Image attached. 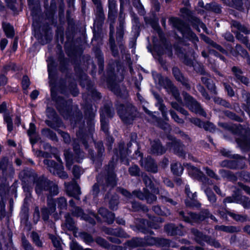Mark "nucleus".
Listing matches in <instances>:
<instances>
[{
  "label": "nucleus",
  "mask_w": 250,
  "mask_h": 250,
  "mask_svg": "<svg viewBox=\"0 0 250 250\" xmlns=\"http://www.w3.org/2000/svg\"><path fill=\"white\" fill-rule=\"evenodd\" d=\"M202 188L206 192L207 196H208V200L211 203H215L216 200V198L214 194L211 191V190L208 188L206 184H204L202 186Z\"/></svg>",
  "instance_id": "25"
},
{
  "label": "nucleus",
  "mask_w": 250,
  "mask_h": 250,
  "mask_svg": "<svg viewBox=\"0 0 250 250\" xmlns=\"http://www.w3.org/2000/svg\"><path fill=\"white\" fill-rule=\"evenodd\" d=\"M73 213L76 216H81L83 219L89 221L92 224L94 222L93 218L96 217V215L94 212H91L90 215L88 216L83 213V210L79 208H75V211Z\"/></svg>",
  "instance_id": "13"
},
{
  "label": "nucleus",
  "mask_w": 250,
  "mask_h": 250,
  "mask_svg": "<svg viewBox=\"0 0 250 250\" xmlns=\"http://www.w3.org/2000/svg\"><path fill=\"white\" fill-rule=\"evenodd\" d=\"M156 197L151 194H149L148 192L147 191V194H146V200L147 202L148 203H152L154 201L156 200Z\"/></svg>",
  "instance_id": "56"
},
{
  "label": "nucleus",
  "mask_w": 250,
  "mask_h": 250,
  "mask_svg": "<svg viewBox=\"0 0 250 250\" xmlns=\"http://www.w3.org/2000/svg\"><path fill=\"white\" fill-rule=\"evenodd\" d=\"M35 130H36V127H35V125L33 124H32V123H30V127H29V129L28 130V135L30 137H31V136L35 134Z\"/></svg>",
  "instance_id": "61"
},
{
  "label": "nucleus",
  "mask_w": 250,
  "mask_h": 250,
  "mask_svg": "<svg viewBox=\"0 0 250 250\" xmlns=\"http://www.w3.org/2000/svg\"><path fill=\"white\" fill-rule=\"evenodd\" d=\"M40 218V210L38 207H36L33 214L34 221L36 223L39 220Z\"/></svg>",
  "instance_id": "50"
},
{
  "label": "nucleus",
  "mask_w": 250,
  "mask_h": 250,
  "mask_svg": "<svg viewBox=\"0 0 250 250\" xmlns=\"http://www.w3.org/2000/svg\"><path fill=\"white\" fill-rule=\"evenodd\" d=\"M171 171L173 173L176 175L181 174L183 171V168L181 165L178 163H175L171 165Z\"/></svg>",
  "instance_id": "27"
},
{
  "label": "nucleus",
  "mask_w": 250,
  "mask_h": 250,
  "mask_svg": "<svg viewBox=\"0 0 250 250\" xmlns=\"http://www.w3.org/2000/svg\"><path fill=\"white\" fill-rule=\"evenodd\" d=\"M31 237L37 246L38 247H41L42 246V242L40 240L39 236L36 232H32Z\"/></svg>",
  "instance_id": "41"
},
{
  "label": "nucleus",
  "mask_w": 250,
  "mask_h": 250,
  "mask_svg": "<svg viewBox=\"0 0 250 250\" xmlns=\"http://www.w3.org/2000/svg\"><path fill=\"white\" fill-rule=\"evenodd\" d=\"M43 163L47 166L48 169L52 174L57 175L62 179L68 177L67 173L63 171V167L62 164L56 165L54 161L47 159L44 160Z\"/></svg>",
  "instance_id": "3"
},
{
  "label": "nucleus",
  "mask_w": 250,
  "mask_h": 250,
  "mask_svg": "<svg viewBox=\"0 0 250 250\" xmlns=\"http://www.w3.org/2000/svg\"><path fill=\"white\" fill-rule=\"evenodd\" d=\"M74 150L75 151V154L78 155V156H75L74 158L73 155L69 150H65L64 152V155L66 160V167L68 168H69L71 166L73 159H75L76 162H79L83 157V152L80 151L78 146H74Z\"/></svg>",
  "instance_id": "6"
},
{
  "label": "nucleus",
  "mask_w": 250,
  "mask_h": 250,
  "mask_svg": "<svg viewBox=\"0 0 250 250\" xmlns=\"http://www.w3.org/2000/svg\"><path fill=\"white\" fill-rule=\"evenodd\" d=\"M215 229L219 231H223L226 232H233L237 231L235 227L233 226H216Z\"/></svg>",
  "instance_id": "26"
},
{
  "label": "nucleus",
  "mask_w": 250,
  "mask_h": 250,
  "mask_svg": "<svg viewBox=\"0 0 250 250\" xmlns=\"http://www.w3.org/2000/svg\"><path fill=\"white\" fill-rule=\"evenodd\" d=\"M65 185L67 194L70 196L74 197L77 200H79V195L81 194V191L77 184L73 182L71 184L65 183Z\"/></svg>",
  "instance_id": "9"
},
{
  "label": "nucleus",
  "mask_w": 250,
  "mask_h": 250,
  "mask_svg": "<svg viewBox=\"0 0 250 250\" xmlns=\"http://www.w3.org/2000/svg\"><path fill=\"white\" fill-rule=\"evenodd\" d=\"M153 210L158 215L167 216L170 214V211L169 210L166 209L165 210H162L161 208L158 206L153 207Z\"/></svg>",
  "instance_id": "34"
},
{
  "label": "nucleus",
  "mask_w": 250,
  "mask_h": 250,
  "mask_svg": "<svg viewBox=\"0 0 250 250\" xmlns=\"http://www.w3.org/2000/svg\"><path fill=\"white\" fill-rule=\"evenodd\" d=\"M5 194L3 188L0 186V217H3L5 216L4 199Z\"/></svg>",
  "instance_id": "22"
},
{
  "label": "nucleus",
  "mask_w": 250,
  "mask_h": 250,
  "mask_svg": "<svg viewBox=\"0 0 250 250\" xmlns=\"http://www.w3.org/2000/svg\"><path fill=\"white\" fill-rule=\"evenodd\" d=\"M232 26L235 28L239 33H243L246 35L250 34V27L249 26L242 25L240 23L236 21H233L232 22Z\"/></svg>",
  "instance_id": "16"
},
{
  "label": "nucleus",
  "mask_w": 250,
  "mask_h": 250,
  "mask_svg": "<svg viewBox=\"0 0 250 250\" xmlns=\"http://www.w3.org/2000/svg\"><path fill=\"white\" fill-rule=\"evenodd\" d=\"M241 178L246 182H250V173L248 172H243L240 175Z\"/></svg>",
  "instance_id": "59"
},
{
  "label": "nucleus",
  "mask_w": 250,
  "mask_h": 250,
  "mask_svg": "<svg viewBox=\"0 0 250 250\" xmlns=\"http://www.w3.org/2000/svg\"><path fill=\"white\" fill-rule=\"evenodd\" d=\"M22 86L24 89H26L29 85L30 82L28 77L24 76L22 80Z\"/></svg>",
  "instance_id": "51"
},
{
  "label": "nucleus",
  "mask_w": 250,
  "mask_h": 250,
  "mask_svg": "<svg viewBox=\"0 0 250 250\" xmlns=\"http://www.w3.org/2000/svg\"><path fill=\"white\" fill-rule=\"evenodd\" d=\"M247 200V197L244 196H239L237 197L232 196L227 197L224 200L223 202L224 203H236L240 204L245 208V207H248L247 204L246 203Z\"/></svg>",
  "instance_id": "12"
},
{
  "label": "nucleus",
  "mask_w": 250,
  "mask_h": 250,
  "mask_svg": "<svg viewBox=\"0 0 250 250\" xmlns=\"http://www.w3.org/2000/svg\"><path fill=\"white\" fill-rule=\"evenodd\" d=\"M183 95L186 104L191 111L203 116H206L205 112L197 101L186 93H184Z\"/></svg>",
  "instance_id": "5"
},
{
  "label": "nucleus",
  "mask_w": 250,
  "mask_h": 250,
  "mask_svg": "<svg viewBox=\"0 0 250 250\" xmlns=\"http://www.w3.org/2000/svg\"><path fill=\"white\" fill-rule=\"evenodd\" d=\"M22 244L25 250H33L30 244L24 238H22Z\"/></svg>",
  "instance_id": "46"
},
{
  "label": "nucleus",
  "mask_w": 250,
  "mask_h": 250,
  "mask_svg": "<svg viewBox=\"0 0 250 250\" xmlns=\"http://www.w3.org/2000/svg\"><path fill=\"white\" fill-rule=\"evenodd\" d=\"M187 167L188 173L191 176L196 177L200 176L201 172L198 168L189 164H187Z\"/></svg>",
  "instance_id": "28"
},
{
  "label": "nucleus",
  "mask_w": 250,
  "mask_h": 250,
  "mask_svg": "<svg viewBox=\"0 0 250 250\" xmlns=\"http://www.w3.org/2000/svg\"><path fill=\"white\" fill-rule=\"evenodd\" d=\"M165 229L167 231V233L170 235L180 234L177 229V228L175 227V226L173 224L167 225L165 227Z\"/></svg>",
  "instance_id": "33"
},
{
  "label": "nucleus",
  "mask_w": 250,
  "mask_h": 250,
  "mask_svg": "<svg viewBox=\"0 0 250 250\" xmlns=\"http://www.w3.org/2000/svg\"><path fill=\"white\" fill-rule=\"evenodd\" d=\"M165 152V149L160 144L159 141L155 140L151 143L150 152L154 154H162Z\"/></svg>",
  "instance_id": "17"
},
{
  "label": "nucleus",
  "mask_w": 250,
  "mask_h": 250,
  "mask_svg": "<svg viewBox=\"0 0 250 250\" xmlns=\"http://www.w3.org/2000/svg\"><path fill=\"white\" fill-rule=\"evenodd\" d=\"M73 174L74 176L78 178L83 173V170L78 166H74L73 168Z\"/></svg>",
  "instance_id": "39"
},
{
  "label": "nucleus",
  "mask_w": 250,
  "mask_h": 250,
  "mask_svg": "<svg viewBox=\"0 0 250 250\" xmlns=\"http://www.w3.org/2000/svg\"><path fill=\"white\" fill-rule=\"evenodd\" d=\"M232 71L235 75L237 82H241L246 85L248 84L249 80L246 77L242 75V72L240 69L234 66L232 68Z\"/></svg>",
  "instance_id": "14"
},
{
  "label": "nucleus",
  "mask_w": 250,
  "mask_h": 250,
  "mask_svg": "<svg viewBox=\"0 0 250 250\" xmlns=\"http://www.w3.org/2000/svg\"><path fill=\"white\" fill-rule=\"evenodd\" d=\"M2 28L7 37L11 38L14 37V28L9 23H3Z\"/></svg>",
  "instance_id": "24"
},
{
  "label": "nucleus",
  "mask_w": 250,
  "mask_h": 250,
  "mask_svg": "<svg viewBox=\"0 0 250 250\" xmlns=\"http://www.w3.org/2000/svg\"><path fill=\"white\" fill-rule=\"evenodd\" d=\"M223 84L225 86L226 90L228 92V95H229L230 97L234 96V92L233 89H232V88L231 87V86L230 85L227 84L225 82H223Z\"/></svg>",
  "instance_id": "49"
},
{
  "label": "nucleus",
  "mask_w": 250,
  "mask_h": 250,
  "mask_svg": "<svg viewBox=\"0 0 250 250\" xmlns=\"http://www.w3.org/2000/svg\"><path fill=\"white\" fill-rule=\"evenodd\" d=\"M170 115L172 118L174 119V120L179 124H183L184 123V121L179 118V117L176 115V114L173 111H170Z\"/></svg>",
  "instance_id": "52"
},
{
  "label": "nucleus",
  "mask_w": 250,
  "mask_h": 250,
  "mask_svg": "<svg viewBox=\"0 0 250 250\" xmlns=\"http://www.w3.org/2000/svg\"><path fill=\"white\" fill-rule=\"evenodd\" d=\"M179 146V142L175 139H171V142L168 143L167 146L170 148H173V149L176 151V147Z\"/></svg>",
  "instance_id": "47"
},
{
  "label": "nucleus",
  "mask_w": 250,
  "mask_h": 250,
  "mask_svg": "<svg viewBox=\"0 0 250 250\" xmlns=\"http://www.w3.org/2000/svg\"><path fill=\"white\" fill-rule=\"evenodd\" d=\"M48 209L44 208L42 209V219L44 221L48 220L49 218V214L53 213L56 209L55 206L54 205V202L52 199L48 200Z\"/></svg>",
  "instance_id": "11"
},
{
  "label": "nucleus",
  "mask_w": 250,
  "mask_h": 250,
  "mask_svg": "<svg viewBox=\"0 0 250 250\" xmlns=\"http://www.w3.org/2000/svg\"><path fill=\"white\" fill-rule=\"evenodd\" d=\"M35 190L38 194H41L44 190H49L51 195H56L58 193V187L49 180L43 178L36 182Z\"/></svg>",
  "instance_id": "2"
},
{
  "label": "nucleus",
  "mask_w": 250,
  "mask_h": 250,
  "mask_svg": "<svg viewBox=\"0 0 250 250\" xmlns=\"http://www.w3.org/2000/svg\"><path fill=\"white\" fill-rule=\"evenodd\" d=\"M0 169L5 175L13 173L14 169L12 167V162L9 161L6 157L2 158L0 162Z\"/></svg>",
  "instance_id": "10"
},
{
  "label": "nucleus",
  "mask_w": 250,
  "mask_h": 250,
  "mask_svg": "<svg viewBox=\"0 0 250 250\" xmlns=\"http://www.w3.org/2000/svg\"><path fill=\"white\" fill-rule=\"evenodd\" d=\"M209 8L216 13H219L221 12V8L220 6L215 3H210L209 5Z\"/></svg>",
  "instance_id": "42"
},
{
  "label": "nucleus",
  "mask_w": 250,
  "mask_h": 250,
  "mask_svg": "<svg viewBox=\"0 0 250 250\" xmlns=\"http://www.w3.org/2000/svg\"><path fill=\"white\" fill-rule=\"evenodd\" d=\"M192 232L195 236L196 241L200 244H202L203 242H207L210 245L215 247L218 248L220 246V244L215 240L211 239L208 236L203 235L201 232L196 229H192Z\"/></svg>",
  "instance_id": "7"
},
{
  "label": "nucleus",
  "mask_w": 250,
  "mask_h": 250,
  "mask_svg": "<svg viewBox=\"0 0 250 250\" xmlns=\"http://www.w3.org/2000/svg\"><path fill=\"white\" fill-rule=\"evenodd\" d=\"M153 192L156 194H161V198L163 202H169L171 204L175 205H176V202L173 201L172 199L169 198L168 197V193L167 191L163 190V189H161L160 190L158 189H154Z\"/></svg>",
  "instance_id": "20"
},
{
  "label": "nucleus",
  "mask_w": 250,
  "mask_h": 250,
  "mask_svg": "<svg viewBox=\"0 0 250 250\" xmlns=\"http://www.w3.org/2000/svg\"><path fill=\"white\" fill-rule=\"evenodd\" d=\"M202 127L204 128L207 130L211 131L214 129V125L212 124L207 122L206 123H203Z\"/></svg>",
  "instance_id": "57"
},
{
  "label": "nucleus",
  "mask_w": 250,
  "mask_h": 250,
  "mask_svg": "<svg viewBox=\"0 0 250 250\" xmlns=\"http://www.w3.org/2000/svg\"><path fill=\"white\" fill-rule=\"evenodd\" d=\"M198 90L200 91L203 96H204L206 99L208 100L210 99V97L208 96V94L207 93L205 89L204 88L203 86H202L201 85H198Z\"/></svg>",
  "instance_id": "60"
},
{
  "label": "nucleus",
  "mask_w": 250,
  "mask_h": 250,
  "mask_svg": "<svg viewBox=\"0 0 250 250\" xmlns=\"http://www.w3.org/2000/svg\"><path fill=\"white\" fill-rule=\"evenodd\" d=\"M118 114L124 122L127 123V118L128 117L129 114L127 112V109H124V106H122L120 108L118 109Z\"/></svg>",
  "instance_id": "31"
},
{
  "label": "nucleus",
  "mask_w": 250,
  "mask_h": 250,
  "mask_svg": "<svg viewBox=\"0 0 250 250\" xmlns=\"http://www.w3.org/2000/svg\"><path fill=\"white\" fill-rule=\"evenodd\" d=\"M47 63H48V74H49V77H50L51 72L53 68V59L51 57L49 58L47 60Z\"/></svg>",
  "instance_id": "53"
},
{
  "label": "nucleus",
  "mask_w": 250,
  "mask_h": 250,
  "mask_svg": "<svg viewBox=\"0 0 250 250\" xmlns=\"http://www.w3.org/2000/svg\"><path fill=\"white\" fill-rule=\"evenodd\" d=\"M71 250H83L82 247L77 243L74 241L71 242L70 244ZM84 250H92L90 249H86Z\"/></svg>",
  "instance_id": "43"
},
{
  "label": "nucleus",
  "mask_w": 250,
  "mask_h": 250,
  "mask_svg": "<svg viewBox=\"0 0 250 250\" xmlns=\"http://www.w3.org/2000/svg\"><path fill=\"white\" fill-rule=\"evenodd\" d=\"M228 214H229L230 217H232L234 220L236 221H244L246 220L245 217L235 214L234 212L228 211Z\"/></svg>",
  "instance_id": "38"
},
{
  "label": "nucleus",
  "mask_w": 250,
  "mask_h": 250,
  "mask_svg": "<svg viewBox=\"0 0 250 250\" xmlns=\"http://www.w3.org/2000/svg\"><path fill=\"white\" fill-rule=\"evenodd\" d=\"M99 213L104 218H106L108 223H112L115 218L113 213L109 212L105 208H100L99 210Z\"/></svg>",
  "instance_id": "19"
},
{
  "label": "nucleus",
  "mask_w": 250,
  "mask_h": 250,
  "mask_svg": "<svg viewBox=\"0 0 250 250\" xmlns=\"http://www.w3.org/2000/svg\"><path fill=\"white\" fill-rule=\"evenodd\" d=\"M117 4L115 0H108V17L110 19H114L117 12Z\"/></svg>",
  "instance_id": "21"
},
{
  "label": "nucleus",
  "mask_w": 250,
  "mask_h": 250,
  "mask_svg": "<svg viewBox=\"0 0 250 250\" xmlns=\"http://www.w3.org/2000/svg\"><path fill=\"white\" fill-rule=\"evenodd\" d=\"M236 50L238 53L243 56H246L247 55V52L246 50L242 48L240 45H236Z\"/></svg>",
  "instance_id": "54"
},
{
  "label": "nucleus",
  "mask_w": 250,
  "mask_h": 250,
  "mask_svg": "<svg viewBox=\"0 0 250 250\" xmlns=\"http://www.w3.org/2000/svg\"><path fill=\"white\" fill-rule=\"evenodd\" d=\"M59 133L60 134L61 136L63 138L64 141L67 143H69L70 141V137L68 135V134L62 132V131H59Z\"/></svg>",
  "instance_id": "62"
},
{
  "label": "nucleus",
  "mask_w": 250,
  "mask_h": 250,
  "mask_svg": "<svg viewBox=\"0 0 250 250\" xmlns=\"http://www.w3.org/2000/svg\"><path fill=\"white\" fill-rule=\"evenodd\" d=\"M185 191L187 196L190 198L191 200L194 201L195 198L196 197V194L195 193H192L190 191L189 188L188 186H187L185 188Z\"/></svg>",
  "instance_id": "45"
},
{
  "label": "nucleus",
  "mask_w": 250,
  "mask_h": 250,
  "mask_svg": "<svg viewBox=\"0 0 250 250\" xmlns=\"http://www.w3.org/2000/svg\"><path fill=\"white\" fill-rule=\"evenodd\" d=\"M65 225L69 230H73L75 228L74 223L71 218L68 215L65 217Z\"/></svg>",
  "instance_id": "37"
},
{
  "label": "nucleus",
  "mask_w": 250,
  "mask_h": 250,
  "mask_svg": "<svg viewBox=\"0 0 250 250\" xmlns=\"http://www.w3.org/2000/svg\"><path fill=\"white\" fill-rule=\"evenodd\" d=\"M173 74L175 78L179 81H182L183 80V77L181 75L178 68L175 67L172 69Z\"/></svg>",
  "instance_id": "40"
},
{
  "label": "nucleus",
  "mask_w": 250,
  "mask_h": 250,
  "mask_svg": "<svg viewBox=\"0 0 250 250\" xmlns=\"http://www.w3.org/2000/svg\"><path fill=\"white\" fill-rule=\"evenodd\" d=\"M101 128L105 132H107L108 131V124L105 121L104 118L102 117L101 119Z\"/></svg>",
  "instance_id": "48"
},
{
  "label": "nucleus",
  "mask_w": 250,
  "mask_h": 250,
  "mask_svg": "<svg viewBox=\"0 0 250 250\" xmlns=\"http://www.w3.org/2000/svg\"><path fill=\"white\" fill-rule=\"evenodd\" d=\"M4 120L7 124L8 131L11 132L13 130V123L12 119L8 113H5L4 114Z\"/></svg>",
  "instance_id": "30"
},
{
  "label": "nucleus",
  "mask_w": 250,
  "mask_h": 250,
  "mask_svg": "<svg viewBox=\"0 0 250 250\" xmlns=\"http://www.w3.org/2000/svg\"><path fill=\"white\" fill-rule=\"evenodd\" d=\"M139 168L136 165L132 166L129 169L130 174L132 176L138 175L139 174Z\"/></svg>",
  "instance_id": "44"
},
{
  "label": "nucleus",
  "mask_w": 250,
  "mask_h": 250,
  "mask_svg": "<svg viewBox=\"0 0 250 250\" xmlns=\"http://www.w3.org/2000/svg\"><path fill=\"white\" fill-rule=\"evenodd\" d=\"M236 34V38L248 47L249 41L247 37L244 36L241 33L238 32H234Z\"/></svg>",
  "instance_id": "35"
},
{
  "label": "nucleus",
  "mask_w": 250,
  "mask_h": 250,
  "mask_svg": "<svg viewBox=\"0 0 250 250\" xmlns=\"http://www.w3.org/2000/svg\"><path fill=\"white\" fill-rule=\"evenodd\" d=\"M141 165L142 166L144 167L147 171L152 172H156L157 171V167L153 160L150 158H148L147 161L145 160L144 164L142 162Z\"/></svg>",
  "instance_id": "18"
},
{
  "label": "nucleus",
  "mask_w": 250,
  "mask_h": 250,
  "mask_svg": "<svg viewBox=\"0 0 250 250\" xmlns=\"http://www.w3.org/2000/svg\"><path fill=\"white\" fill-rule=\"evenodd\" d=\"M201 79L202 82L206 85L208 89L210 90L211 92L214 94L217 93L216 91V86L212 81L209 79L207 77H203Z\"/></svg>",
  "instance_id": "23"
},
{
  "label": "nucleus",
  "mask_w": 250,
  "mask_h": 250,
  "mask_svg": "<svg viewBox=\"0 0 250 250\" xmlns=\"http://www.w3.org/2000/svg\"><path fill=\"white\" fill-rule=\"evenodd\" d=\"M49 237L51 239L54 246L56 248L55 250H62L61 243L60 242V238L56 237L53 235H49Z\"/></svg>",
  "instance_id": "32"
},
{
  "label": "nucleus",
  "mask_w": 250,
  "mask_h": 250,
  "mask_svg": "<svg viewBox=\"0 0 250 250\" xmlns=\"http://www.w3.org/2000/svg\"><path fill=\"white\" fill-rule=\"evenodd\" d=\"M108 184L112 187L116 185V182L115 180V176L114 174H112L110 177L107 178Z\"/></svg>",
  "instance_id": "55"
},
{
  "label": "nucleus",
  "mask_w": 250,
  "mask_h": 250,
  "mask_svg": "<svg viewBox=\"0 0 250 250\" xmlns=\"http://www.w3.org/2000/svg\"><path fill=\"white\" fill-rule=\"evenodd\" d=\"M147 194V190L145 189L144 192L140 191H134L133 192V195L136 196L139 199L141 200H144L146 199V194Z\"/></svg>",
  "instance_id": "36"
},
{
  "label": "nucleus",
  "mask_w": 250,
  "mask_h": 250,
  "mask_svg": "<svg viewBox=\"0 0 250 250\" xmlns=\"http://www.w3.org/2000/svg\"><path fill=\"white\" fill-rule=\"evenodd\" d=\"M57 205L58 208L60 210L65 209L67 207L66 200L64 197H61L58 199L56 201V204L54 205L56 206Z\"/></svg>",
  "instance_id": "29"
},
{
  "label": "nucleus",
  "mask_w": 250,
  "mask_h": 250,
  "mask_svg": "<svg viewBox=\"0 0 250 250\" xmlns=\"http://www.w3.org/2000/svg\"><path fill=\"white\" fill-rule=\"evenodd\" d=\"M179 214L182 217L185 221L192 224L194 222H197L199 220H202L204 219L202 218L199 215L191 212L188 213L187 216H185L184 212L180 211Z\"/></svg>",
  "instance_id": "15"
},
{
  "label": "nucleus",
  "mask_w": 250,
  "mask_h": 250,
  "mask_svg": "<svg viewBox=\"0 0 250 250\" xmlns=\"http://www.w3.org/2000/svg\"><path fill=\"white\" fill-rule=\"evenodd\" d=\"M172 94L173 95L176 100H177L179 102H181V99L179 97V93L176 88H172Z\"/></svg>",
  "instance_id": "64"
},
{
  "label": "nucleus",
  "mask_w": 250,
  "mask_h": 250,
  "mask_svg": "<svg viewBox=\"0 0 250 250\" xmlns=\"http://www.w3.org/2000/svg\"><path fill=\"white\" fill-rule=\"evenodd\" d=\"M204 169L209 176L214 178L216 180L219 179L218 176L215 175V173L212 170L209 169L208 167H205Z\"/></svg>",
  "instance_id": "58"
},
{
  "label": "nucleus",
  "mask_w": 250,
  "mask_h": 250,
  "mask_svg": "<svg viewBox=\"0 0 250 250\" xmlns=\"http://www.w3.org/2000/svg\"><path fill=\"white\" fill-rule=\"evenodd\" d=\"M20 177L22 182L24 191L29 193L31 191V184L33 182L36 185L38 181L43 179V178H37L36 174L32 170H24L20 173Z\"/></svg>",
  "instance_id": "1"
},
{
  "label": "nucleus",
  "mask_w": 250,
  "mask_h": 250,
  "mask_svg": "<svg viewBox=\"0 0 250 250\" xmlns=\"http://www.w3.org/2000/svg\"><path fill=\"white\" fill-rule=\"evenodd\" d=\"M157 243L156 239L152 237H147L144 240L142 238H135L130 242L132 247L144 246L146 245H154Z\"/></svg>",
  "instance_id": "8"
},
{
  "label": "nucleus",
  "mask_w": 250,
  "mask_h": 250,
  "mask_svg": "<svg viewBox=\"0 0 250 250\" xmlns=\"http://www.w3.org/2000/svg\"><path fill=\"white\" fill-rule=\"evenodd\" d=\"M190 121L195 124V125L199 126L200 127H202L203 122H202L199 119L197 118H191L190 119Z\"/></svg>",
  "instance_id": "63"
},
{
  "label": "nucleus",
  "mask_w": 250,
  "mask_h": 250,
  "mask_svg": "<svg viewBox=\"0 0 250 250\" xmlns=\"http://www.w3.org/2000/svg\"><path fill=\"white\" fill-rule=\"evenodd\" d=\"M171 21L174 22V26L179 29L183 35L192 40L193 42L198 41L196 35L187 26L184 25L182 21L177 18H172Z\"/></svg>",
  "instance_id": "4"
}]
</instances>
